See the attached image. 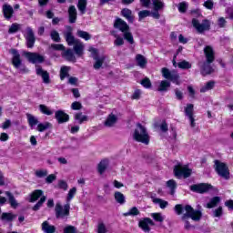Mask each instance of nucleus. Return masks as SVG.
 I'll return each mask as SVG.
<instances>
[{
	"label": "nucleus",
	"instance_id": "1",
	"mask_svg": "<svg viewBox=\"0 0 233 233\" xmlns=\"http://www.w3.org/2000/svg\"><path fill=\"white\" fill-rule=\"evenodd\" d=\"M175 212L177 214V216H182V221L185 222V228L186 230H190L192 228V225H190V222H188V218H191L193 221H199L201 219V217L203 214L199 210H194V208L190 205H186L183 207L181 204H177L175 206Z\"/></svg>",
	"mask_w": 233,
	"mask_h": 233
},
{
	"label": "nucleus",
	"instance_id": "2",
	"mask_svg": "<svg viewBox=\"0 0 233 233\" xmlns=\"http://www.w3.org/2000/svg\"><path fill=\"white\" fill-rule=\"evenodd\" d=\"M133 139L137 141V143L148 145V143H150V135H148L147 127H145L140 123L137 124V127L133 133Z\"/></svg>",
	"mask_w": 233,
	"mask_h": 233
},
{
	"label": "nucleus",
	"instance_id": "3",
	"mask_svg": "<svg viewBox=\"0 0 233 233\" xmlns=\"http://www.w3.org/2000/svg\"><path fill=\"white\" fill-rule=\"evenodd\" d=\"M114 27L120 30L124 34V39H127L130 45H134V36L130 33V26L123 19L118 18L114 23Z\"/></svg>",
	"mask_w": 233,
	"mask_h": 233
},
{
	"label": "nucleus",
	"instance_id": "4",
	"mask_svg": "<svg viewBox=\"0 0 233 233\" xmlns=\"http://www.w3.org/2000/svg\"><path fill=\"white\" fill-rule=\"evenodd\" d=\"M214 168L220 177H223V179L226 180L230 179V170L228 169V166H227L226 163L219 160H215Z\"/></svg>",
	"mask_w": 233,
	"mask_h": 233
},
{
	"label": "nucleus",
	"instance_id": "5",
	"mask_svg": "<svg viewBox=\"0 0 233 233\" xmlns=\"http://www.w3.org/2000/svg\"><path fill=\"white\" fill-rule=\"evenodd\" d=\"M11 54L13 56L12 57L13 66H15V68L19 69V72H21V74L28 73V68L23 66V60H21V55L19 54V51H17V49H12Z\"/></svg>",
	"mask_w": 233,
	"mask_h": 233
},
{
	"label": "nucleus",
	"instance_id": "6",
	"mask_svg": "<svg viewBox=\"0 0 233 233\" xmlns=\"http://www.w3.org/2000/svg\"><path fill=\"white\" fill-rule=\"evenodd\" d=\"M55 214L56 219H66L70 216V203H66L64 207L61 203H56L55 207Z\"/></svg>",
	"mask_w": 233,
	"mask_h": 233
},
{
	"label": "nucleus",
	"instance_id": "7",
	"mask_svg": "<svg viewBox=\"0 0 233 233\" xmlns=\"http://www.w3.org/2000/svg\"><path fill=\"white\" fill-rule=\"evenodd\" d=\"M161 74L164 79H167V81H171L172 83H175V85H181V81H179V74L176 70H171L163 67L161 69Z\"/></svg>",
	"mask_w": 233,
	"mask_h": 233
},
{
	"label": "nucleus",
	"instance_id": "8",
	"mask_svg": "<svg viewBox=\"0 0 233 233\" xmlns=\"http://www.w3.org/2000/svg\"><path fill=\"white\" fill-rule=\"evenodd\" d=\"M192 25L196 28L198 34H203V32H207V30H210V21L205 19L202 23H199V20L193 18Z\"/></svg>",
	"mask_w": 233,
	"mask_h": 233
},
{
	"label": "nucleus",
	"instance_id": "9",
	"mask_svg": "<svg viewBox=\"0 0 233 233\" xmlns=\"http://www.w3.org/2000/svg\"><path fill=\"white\" fill-rule=\"evenodd\" d=\"M174 173L176 177H190L192 174V169L188 168L187 166H176L174 167Z\"/></svg>",
	"mask_w": 233,
	"mask_h": 233
},
{
	"label": "nucleus",
	"instance_id": "10",
	"mask_svg": "<svg viewBox=\"0 0 233 233\" xmlns=\"http://www.w3.org/2000/svg\"><path fill=\"white\" fill-rule=\"evenodd\" d=\"M24 56H25L27 61H29V63H33V65L41 64L45 62V56L37 53L25 52L24 53Z\"/></svg>",
	"mask_w": 233,
	"mask_h": 233
},
{
	"label": "nucleus",
	"instance_id": "11",
	"mask_svg": "<svg viewBox=\"0 0 233 233\" xmlns=\"http://www.w3.org/2000/svg\"><path fill=\"white\" fill-rule=\"evenodd\" d=\"M154 225H156V223H154V220H152L150 218H141L138 222L139 228L146 233H150V227H154Z\"/></svg>",
	"mask_w": 233,
	"mask_h": 233
},
{
	"label": "nucleus",
	"instance_id": "12",
	"mask_svg": "<svg viewBox=\"0 0 233 233\" xmlns=\"http://www.w3.org/2000/svg\"><path fill=\"white\" fill-rule=\"evenodd\" d=\"M25 38L26 40L27 48H34V45H35V35L32 27L25 28Z\"/></svg>",
	"mask_w": 233,
	"mask_h": 233
},
{
	"label": "nucleus",
	"instance_id": "13",
	"mask_svg": "<svg viewBox=\"0 0 233 233\" xmlns=\"http://www.w3.org/2000/svg\"><path fill=\"white\" fill-rule=\"evenodd\" d=\"M185 116L190 122V127L194 128L196 127V118L194 116V105L187 104L185 107Z\"/></svg>",
	"mask_w": 233,
	"mask_h": 233
},
{
	"label": "nucleus",
	"instance_id": "14",
	"mask_svg": "<svg viewBox=\"0 0 233 233\" xmlns=\"http://www.w3.org/2000/svg\"><path fill=\"white\" fill-rule=\"evenodd\" d=\"M153 6H154V12H151V15L154 19H159L161 15H159V10H163L165 8V3H163L161 0H152Z\"/></svg>",
	"mask_w": 233,
	"mask_h": 233
},
{
	"label": "nucleus",
	"instance_id": "15",
	"mask_svg": "<svg viewBox=\"0 0 233 233\" xmlns=\"http://www.w3.org/2000/svg\"><path fill=\"white\" fill-rule=\"evenodd\" d=\"M210 188H212V186L208 184H198L190 187V190L198 194H205V192H208Z\"/></svg>",
	"mask_w": 233,
	"mask_h": 233
},
{
	"label": "nucleus",
	"instance_id": "16",
	"mask_svg": "<svg viewBox=\"0 0 233 233\" xmlns=\"http://www.w3.org/2000/svg\"><path fill=\"white\" fill-rule=\"evenodd\" d=\"M64 35L68 46H74L77 43V41H80L79 39H76V37L72 35V27L70 26L67 27V31L64 33Z\"/></svg>",
	"mask_w": 233,
	"mask_h": 233
},
{
	"label": "nucleus",
	"instance_id": "17",
	"mask_svg": "<svg viewBox=\"0 0 233 233\" xmlns=\"http://www.w3.org/2000/svg\"><path fill=\"white\" fill-rule=\"evenodd\" d=\"M55 117L59 124L66 123L70 120V116L63 110H58L55 113Z\"/></svg>",
	"mask_w": 233,
	"mask_h": 233
},
{
	"label": "nucleus",
	"instance_id": "18",
	"mask_svg": "<svg viewBox=\"0 0 233 233\" xmlns=\"http://www.w3.org/2000/svg\"><path fill=\"white\" fill-rule=\"evenodd\" d=\"M204 54L206 56V61H208V63H214L216 56H215V53H214V48H212V46H207L204 48Z\"/></svg>",
	"mask_w": 233,
	"mask_h": 233
},
{
	"label": "nucleus",
	"instance_id": "19",
	"mask_svg": "<svg viewBox=\"0 0 233 233\" xmlns=\"http://www.w3.org/2000/svg\"><path fill=\"white\" fill-rule=\"evenodd\" d=\"M36 75L41 76L43 82L46 85H48L50 83V74H48V71L43 70V68L39 66H36Z\"/></svg>",
	"mask_w": 233,
	"mask_h": 233
},
{
	"label": "nucleus",
	"instance_id": "20",
	"mask_svg": "<svg viewBox=\"0 0 233 233\" xmlns=\"http://www.w3.org/2000/svg\"><path fill=\"white\" fill-rule=\"evenodd\" d=\"M73 50L77 57H83V54H85V44L81 40L76 41V44L73 46Z\"/></svg>",
	"mask_w": 233,
	"mask_h": 233
},
{
	"label": "nucleus",
	"instance_id": "21",
	"mask_svg": "<svg viewBox=\"0 0 233 233\" xmlns=\"http://www.w3.org/2000/svg\"><path fill=\"white\" fill-rule=\"evenodd\" d=\"M67 14L69 23L74 24L77 21V9H76V5H70Z\"/></svg>",
	"mask_w": 233,
	"mask_h": 233
},
{
	"label": "nucleus",
	"instance_id": "22",
	"mask_svg": "<svg viewBox=\"0 0 233 233\" xmlns=\"http://www.w3.org/2000/svg\"><path fill=\"white\" fill-rule=\"evenodd\" d=\"M4 16L7 19L10 20L12 19V15H14V7L8 4H5L2 7Z\"/></svg>",
	"mask_w": 233,
	"mask_h": 233
},
{
	"label": "nucleus",
	"instance_id": "23",
	"mask_svg": "<svg viewBox=\"0 0 233 233\" xmlns=\"http://www.w3.org/2000/svg\"><path fill=\"white\" fill-rule=\"evenodd\" d=\"M212 62L206 61L203 63V65L200 67V72L202 76H208V74H212L214 72V68H212V66H210Z\"/></svg>",
	"mask_w": 233,
	"mask_h": 233
},
{
	"label": "nucleus",
	"instance_id": "24",
	"mask_svg": "<svg viewBox=\"0 0 233 233\" xmlns=\"http://www.w3.org/2000/svg\"><path fill=\"white\" fill-rule=\"evenodd\" d=\"M117 123V116L114 114H110L107 118L106 119L104 125L108 128L114 127Z\"/></svg>",
	"mask_w": 233,
	"mask_h": 233
},
{
	"label": "nucleus",
	"instance_id": "25",
	"mask_svg": "<svg viewBox=\"0 0 233 233\" xmlns=\"http://www.w3.org/2000/svg\"><path fill=\"white\" fill-rule=\"evenodd\" d=\"M42 230L44 233H56V226L50 225L48 221H44L42 223Z\"/></svg>",
	"mask_w": 233,
	"mask_h": 233
},
{
	"label": "nucleus",
	"instance_id": "26",
	"mask_svg": "<svg viewBox=\"0 0 233 233\" xmlns=\"http://www.w3.org/2000/svg\"><path fill=\"white\" fill-rule=\"evenodd\" d=\"M136 61H137V65L138 66H140V68H145L147 66V58L143 55L137 54L136 56Z\"/></svg>",
	"mask_w": 233,
	"mask_h": 233
},
{
	"label": "nucleus",
	"instance_id": "27",
	"mask_svg": "<svg viewBox=\"0 0 233 233\" xmlns=\"http://www.w3.org/2000/svg\"><path fill=\"white\" fill-rule=\"evenodd\" d=\"M63 56L66 59V61H70L71 63H76L77 59L76 58V56L74 55V51L72 49H67L64 52Z\"/></svg>",
	"mask_w": 233,
	"mask_h": 233
},
{
	"label": "nucleus",
	"instance_id": "28",
	"mask_svg": "<svg viewBox=\"0 0 233 233\" xmlns=\"http://www.w3.org/2000/svg\"><path fill=\"white\" fill-rule=\"evenodd\" d=\"M26 117L30 128H34L36 125H39V119L32 114H26Z\"/></svg>",
	"mask_w": 233,
	"mask_h": 233
},
{
	"label": "nucleus",
	"instance_id": "29",
	"mask_svg": "<svg viewBox=\"0 0 233 233\" xmlns=\"http://www.w3.org/2000/svg\"><path fill=\"white\" fill-rule=\"evenodd\" d=\"M105 59H106V56H101L96 58H94V60L96 61L93 66L95 70H99V68H101V66H103V64L105 63Z\"/></svg>",
	"mask_w": 233,
	"mask_h": 233
},
{
	"label": "nucleus",
	"instance_id": "30",
	"mask_svg": "<svg viewBox=\"0 0 233 233\" xmlns=\"http://www.w3.org/2000/svg\"><path fill=\"white\" fill-rule=\"evenodd\" d=\"M121 14H122L123 17H126V19H127V21L129 23H134V15H132V10H130L128 8H124L121 11Z\"/></svg>",
	"mask_w": 233,
	"mask_h": 233
},
{
	"label": "nucleus",
	"instance_id": "31",
	"mask_svg": "<svg viewBox=\"0 0 233 233\" xmlns=\"http://www.w3.org/2000/svg\"><path fill=\"white\" fill-rule=\"evenodd\" d=\"M86 5H88L87 0H78L76 6H77L80 14H82V15L86 13Z\"/></svg>",
	"mask_w": 233,
	"mask_h": 233
},
{
	"label": "nucleus",
	"instance_id": "32",
	"mask_svg": "<svg viewBox=\"0 0 233 233\" xmlns=\"http://www.w3.org/2000/svg\"><path fill=\"white\" fill-rule=\"evenodd\" d=\"M170 82L168 80H162L160 81V84L158 86V92H167L168 91V88H170Z\"/></svg>",
	"mask_w": 233,
	"mask_h": 233
},
{
	"label": "nucleus",
	"instance_id": "33",
	"mask_svg": "<svg viewBox=\"0 0 233 233\" xmlns=\"http://www.w3.org/2000/svg\"><path fill=\"white\" fill-rule=\"evenodd\" d=\"M167 187L168 189H170L171 196H174L176 194V188H177V183H176V180L170 179L167 182Z\"/></svg>",
	"mask_w": 233,
	"mask_h": 233
},
{
	"label": "nucleus",
	"instance_id": "34",
	"mask_svg": "<svg viewBox=\"0 0 233 233\" xmlns=\"http://www.w3.org/2000/svg\"><path fill=\"white\" fill-rule=\"evenodd\" d=\"M48 128H52L50 122L39 123L36 127L37 132H45V130H48Z\"/></svg>",
	"mask_w": 233,
	"mask_h": 233
},
{
	"label": "nucleus",
	"instance_id": "35",
	"mask_svg": "<svg viewBox=\"0 0 233 233\" xmlns=\"http://www.w3.org/2000/svg\"><path fill=\"white\" fill-rule=\"evenodd\" d=\"M5 196H7L9 199V203L13 208H17V207H19L17 200H15V198H14V195H12V193H10L9 191H6Z\"/></svg>",
	"mask_w": 233,
	"mask_h": 233
},
{
	"label": "nucleus",
	"instance_id": "36",
	"mask_svg": "<svg viewBox=\"0 0 233 233\" xmlns=\"http://www.w3.org/2000/svg\"><path fill=\"white\" fill-rule=\"evenodd\" d=\"M221 201V198L219 197H215L210 199L209 203L206 205L207 208H214V207H218Z\"/></svg>",
	"mask_w": 233,
	"mask_h": 233
},
{
	"label": "nucleus",
	"instance_id": "37",
	"mask_svg": "<svg viewBox=\"0 0 233 233\" xmlns=\"http://www.w3.org/2000/svg\"><path fill=\"white\" fill-rule=\"evenodd\" d=\"M39 110L41 114H45V116H52L54 114V110L43 104L39 105Z\"/></svg>",
	"mask_w": 233,
	"mask_h": 233
},
{
	"label": "nucleus",
	"instance_id": "38",
	"mask_svg": "<svg viewBox=\"0 0 233 233\" xmlns=\"http://www.w3.org/2000/svg\"><path fill=\"white\" fill-rule=\"evenodd\" d=\"M76 35L81 39H85V41H90V39H92V35L88 34V32L83 30H77Z\"/></svg>",
	"mask_w": 233,
	"mask_h": 233
},
{
	"label": "nucleus",
	"instance_id": "39",
	"mask_svg": "<svg viewBox=\"0 0 233 233\" xmlns=\"http://www.w3.org/2000/svg\"><path fill=\"white\" fill-rule=\"evenodd\" d=\"M115 199L116 203H119V205H125V203L127 202L125 195H123V193L119 191L115 192Z\"/></svg>",
	"mask_w": 233,
	"mask_h": 233
},
{
	"label": "nucleus",
	"instance_id": "40",
	"mask_svg": "<svg viewBox=\"0 0 233 233\" xmlns=\"http://www.w3.org/2000/svg\"><path fill=\"white\" fill-rule=\"evenodd\" d=\"M75 121H77L79 125H83L85 121H88V116L83 115V113L75 114Z\"/></svg>",
	"mask_w": 233,
	"mask_h": 233
},
{
	"label": "nucleus",
	"instance_id": "41",
	"mask_svg": "<svg viewBox=\"0 0 233 233\" xmlns=\"http://www.w3.org/2000/svg\"><path fill=\"white\" fill-rule=\"evenodd\" d=\"M141 212H139V209L136 207L131 208L127 212L124 213L123 216L125 218H128V216H139Z\"/></svg>",
	"mask_w": 233,
	"mask_h": 233
},
{
	"label": "nucleus",
	"instance_id": "42",
	"mask_svg": "<svg viewBox=\"0 0 233 233\" xmlns=\"http://www.w3.org/2000/svg\"><path fill=\"white\" fill-rule=\"evenodd\" d=\"M70 72V68L68 66H62L60 69V79L63 81L66 77H70L68 74Z\"/></svg>",
	"mask_w": 233,
	"mask_h": 233
},
{
	"label": "nucleus",
	"instance_id": "43",
	"mask_svg": "<svg viewBox=\"0 0 233 233\" xmlns=\"http://www.w3.org/2000/svg\"><path fill=\"white\" fill-rule=\"evenodd\" d=\"M43 196V190H35L32 195H31V198H30V202L34 203L35 201L38 200L39 198H41Z\"/></svg>",
	"mask_w": 233,
	"mask_h": 233
},
{
	"label": "nucleus",
	"instance_id": "44",
	"mask_svg": "<svg viewBox=\"0 0 233 233\" xmlns=\"http://www.w3.org/2000/svg\"><path fill=\"white\" fill-rule=\"evenodd\" d=\"M153 203H155L156 205H159L160 208L162 209H165L168 207V202L161 198H154Z\"/></svg>",
	"mask_w": 233,
	"mask_h": 233
},
{
	"label": "nucleus",
	"instance_id": "45",
	"mask_svg": "<svg viewBox=\"0 0 233 233\" xmlns=\"http://www.w3.org/2000/svg\"><path fill=\"white\" fill-rule=\"evenodd\" d=\"M108 167V160L104 159L98 164V172L99 174H105V170Z\"/></svg>",
	"mask_w": 233,
	"mask_h": 233
},
{
	"label": "nucleus",
	"instance_id": "46",
	"mask_svg": "<svg viewBox=\"0 0 233 233\" xmlns=\"http://www.w3.org/2000/svg\"><path fill=\"white\" fill-rule=\"evenodd\" d=\"M50 37L55 43H61V36L59 35V32L56 30H52L50 32Z\"/></svg>",
	"mask_w": 233,
	"mask_h": 233
},
{
	"label": "nucleus",
	"instance_id": "47",
	"mask_svg": "<svg viewBox=\"0 0 233 233\" xmlns=\"http://www.w3.org/2000/svg\"><path fill=\"white\" fill-rule=\"evenodd\" d=\"M178 68H181L182 70H188V68H192V65L187 60H183L177 64Z\"/></svg>",
	"mask_w": 233,
	"mask_h": 233
},
{
	"label": "nucleus",
	"instance_id": "48",
	"mask_svg": "<svg viewBox=\"0 0 233 233\" xmlns=\"http://www.w3.org/2000/svg\"><path fill=\"white\" fill-rule=\"evenodd\" d=\"M212 88H214V82L209 81V82L206 83V85L200 88V92H202V93L208 92V90H212Z\"/></svg>",
	"mask_w": 233,
	"mask_h": 233
},
{
	"label": "nucleus",
	"instance_id": "49",
	"mask_svg": "<svg viewBox=\"0 0 233 233\" xmlns=\"http://www.w3.org/2000/svg\"><path fill=\"white\" fill-rule=\"evenodd\" d=\"M77 193V188L76 187H72L67 194L66 201L67 203H70L72 199H74V196Z\"/></svg>",
	"mask_w": 233,
	"mask_h": 233
},
{
	"label": "nucleus",
	"instance_id": "50",
	"mask_svg": "<svg viewBox=\"0 0 233 233\" xmlns=\"http://www.w3.org/2000/svg\"><path fill=\"white\" fill-rule=\"evenodd\" d=\"M15 215L12 213H3L1 216L2 221H13Z\"/></svg>",
	"mask_w": 233,
	"mask_h": 233
},
{
	"label": "nucleus",
	"instance_id": "51",
	"mask_svg": "<svg viewBox=\"0 0 233 233\" xmlns=\"http://www.w3.org/2000/svg\"><path fill=\"white\" fill-rule=\"evenodd\" d=\"M151 218L158 223H163V221H165V217L161 213H152Z\"/></svg>",
	"mask_w": 233,
	"mask_h": 233
},
{
	"label": "nucleus",
	"instance_id": "52",
	"mask_svg": "<svg viewBox=\"0 0 233 233\" xmlns=\"http://www.w3.org/2000/svg\"><path fill=\"white\" fill-rule=\"evenodd\" d=\"M178 11L180 12V14H185V12H187V8H188V3L187 2H182L179 3L177 5Z\"/></svg>",
	"mask_w": 233,
	"mask_h": 233
},
{
	"label": "nucleus",
	"instance_id": "53",
	"mask_svg": "<svg viewBox=\"0 0 233 233\" xmlns=\"http://www.w3.org/2000/svg\"><path fill=\"white\" fill-rule=\"evenodd\" d=\"M151 12L148 10H142L138 12V19L141 21L142 19H145V17H150Z\"/></svg>",
	"mask_w": 233,
	"mask_h": 233
},
{
	"label": "nucleus",
	"instance_id": "54",
	"mask_svg": "<svg viewBox=\"0 0 233 233\" xmlns=\"http://www.w3.org/2000/svg\"><path fill=\"white\" fill-rule=\"evenodd\" d=\"M46 201V197H41L40 200L33 207V210L37 211L41 207H43V203Z\"/></svg>",
	"mask_w": 233,
	"mask_h": 233
},
{
	"label": "nucleus",
	"instance_id": "55",
	"mask_svg": "<svg viewBox=\"0 0 233 233\" xmlns=\"http://www.w3.org/2000/svg\"><path fill=\"white\" fill-rule=\"evenodd\" d=\"M141 85L142 86H144V88H151L152 87V82H150V78L146 77L141 81Z\"/></svg>",
	"mask_w": 233,
	"mask_h": 233
},
{
	"label": "nucleus",
	"instance_id": "56",
	"mask_svg": "<svg viewBox=\"0 0 233 233\" xmlns=\"http://www.w3.org/2000/svg\"><path fill=\"white\" fill-rule=\"evenodd\" d=\"M106 225L103 222H99L97 225V233H106Z\"/></svg>",
	"mask_w": 233,
	"mask_h": 233
},
{
	"label": "nucleus",
	"instance_id": "57",
	"mask_svg": "<svg viewBox=\"0 0 233 233\" xmlns=\"http://www.w3.org/2000/svg\"><path fill=\"white\" fill-rule=\"evenodd\" d=\"M115 37H116V40L114 43H115L116 46H121L125 45V40H123V37H121L117 35H116Z\"/></svg>",
	"mask_w": 233,
	"mask_h": 233
},
{
	"label": "nucleus",
	"instance_id": "58",
	"mask_svg": "<svg viewBox=\"0 0 233 233\" xmlns=\"http://www.w3.org/2000/svg\"><path fill=\"white\" fill-rule=\"evenodd\" d=\"M203 6L207 8L208 10H213L214 9V1L212 0H207L204 2Z\"/></svg>",
	"mask_w": 233,
	"mask_h": 233
},
{
	"label": "nucleus",
	"instance_id": "59",
	"mask_svg": "<svg viewBox=\"0 0 233 233\" xmlns=\"http://www.w3.org/2000/svg\"><path fill=\"white\" fill-rule=\"evenodd\" d=\"M214 218H221L223 216V208L218 207L217 209L213 211Z\"/></svg>",
	"mask_w": 233,
	"mask_h": 233
},
{
	"label": "nucleus",
	"instance_id": "60",
	"mask_svg": "<svg viewBox=\"0 0 233 233\" xmlns=\"http://www.w3.org/2000/svg\"><path fill=\"white\" fill-rule=\"evenodd\" d=\"M71 108L72 110H81L83 105L80 102L76 101L71 104Z\"/></svg>",
	"mask_w": 233,
	"mask_h": 233
},
{
	"label": "nucleus",
	"instance_id": "61",
	"mask_svg": "<svg viewBox=\"0 0 233 233\" xmlns=\"http://www.w3.org/2000/svg\"><path fill=\"white\" fill-rule=\"evenodd\" d=\"M36 177H46L48 176V171L46 169L38 170L35 172Z\"/></svg>",
	"mask_w": 233,
	"mask_h": 233
},
{
	"label": "nucleus",
	"instance_id": "62",
	"mask_svg": "<svg viewBox=\"0 0 233 233\" xmlns=\"http://www.w3.org/2000/svg\"><path fill=\"white\" fill-rule=\"evenodd\" d=\"M58 188H61L62 190H68V184L65 180H60L58 182Z\"/></svg>",
	"mask_w": 233,
	"mask_h": 233
},
{
	"label": "nucleus",
	"instance_id": "63",
	"mask_svg": "<svg viewBox=\"0 0 233 233\" xmlns=\"http://www.w3.org/2000/svg\"><path fill=\"white\" fill-rule=\"evenodd\" d=\"M88 51L91 53V57H93V59L99 57L96 48L89 47Z\"/></svg>",
	"mask_w": 233,
	"mask_h": 233
},
{
	"label": "nucleus",
	"instance_id": "64",
	"mask_svg": "<svg viewBox=\"0 0 233 233\" xmlns=\"http://www.w3.org/2000/svg\"><path fill=\"white\" fill-rule=\"evenodd\" d=\"M51 48L53 50L63 51L65 50V46H63L62 44H52Z\"/></svg>",
	"mask_w": 233,
	"mask_h": 233
}]
</instances>
